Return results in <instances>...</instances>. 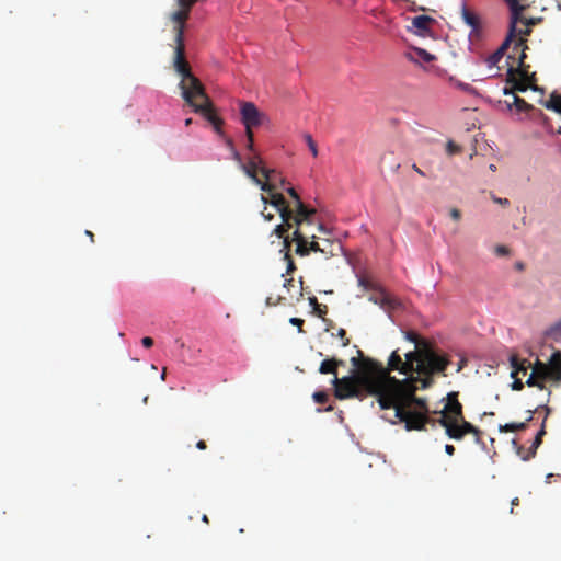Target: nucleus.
Here are the masks:
<instances>
[{
  "mask_svg": "<svg viewBox=\"0 0 561 561\" xmlns=\"http://www.w3.org/2000/svg\"><path fill=\"white\" fill-rule=\"evenodd\" d=\"M357 353L360 358H351L353 369L350 375L341 379L336 375L334 376L332 383L339 399L358 398L363 400L365 397L374 396L382 410L390 409L396 403L408 405L415 403L420 408H425V398L414 396L415 382H421L422 378L411 376L398 380L390 377L381 364L363 357L360 351Z\"/></svg>",
  "mask_w": 561,
  "mask_h": 561,
  "instance_id": "1",
  "label": "nucleus"
},
{
  "mask_svg": "<svg viewBox=\"0 0 561 561\" xmlns=\"http://www.w3.org/2000/svg\"><path fill=\"white\" fill-rule=\"evenodd\" d=\"M182 41V32L180 31L176 36L179 43L175 49L174 69L182 80L179 83L181 95L186 103L192 105L195 112L208 113L210 111V100L206 95L204 87L199 80L191 73V70L184 61L183 49L180 46Z\"/></svg>",
  "mask_w": 561,
  "mask_h": 561,
  "instance_id": "2",
  "label": "nucleus"
},
{
  "mask_svg": "<svg viewBox=\"0 0 561 561\" xmlns=\"http://www.w3.org/2000/svg\"><path fill=\"white\" fill-rule=\"evenodd\" d=\"M407 374L416 371L421 379V388L427 389L432 382V375L435 373H443L446 368L447 360L437 355L427 345H424L419 351L408 352L405 355Z\"/></svg>",
  "mask_w": 561,
  "mask_h": 561,
  "instance_id": "3",
  "label": "nucleus"
},
{
  "mask_svg": "<svg viewBox=\"0 0 561 561\" xmlns=\"http://www.w3.org/2000/svg\"><path fill=\"white\" fill-rule=\"evenodd\" d=\"M241 121L245 127L247 137L252 141V128L270 124L268 116L261 112L252 102H243L240 107Z\"/></svg>",
  "mask_w": 561,
  "mask_h": 561,
  "instance_id": "4",
  "label": "nucleus"
},
{
  "mask_svg": "<svg viewBox=\"0 0 561 561\" xmlns=\"http://www.w3.org/2000/svg\"><path fill=\"white\" fill-rule=\"evenodd\" d=\"M368 301L379 307V310L390 323H393L391 311L399 306L396 298L391 297L383 289H379L376 294L368 297Z\"/></svg>",
  "mask_w": 561,
  "mask_h": 561,
  "instance_id": "5",
  "label": "nucleus"
},
{
  "mask_svg": "<svg viewBox=\"0 0 561 561\" xmlns=\"http://www.w3.org/2000/svg\"><path fill=\"white\" fill-rule=\"evenodd\" d=\"M531 373H535L538 379H550L559 382L561 380V364L557 363L554 366H548L537 360Z\"/></svg>",
  "mask_w": 561,
  "mask_h": 561,
  "instance_id": "6",
  "label": "nucleus"
},
{
  "mask_svg": "<svg viewBox=\"0 0 561 561\" xmlns=\"http://www.w3.org/2000/svg\"><path fill=\"white\" fill-rule=\"evenodd\" d=\"M513 37H510L507 35L506 39L503 42V44L491 55L486 58L485 64L489 72V77H495L499 71L497 62L502 59L504 50L510 45Z\"/></svg>",
  "mask_w": 561,
  "mask_h": 561,
  "instance_id": "7",
  "label": "nucleus"
},
{
  "mask_svg": "<svg viewBox=\"0 0 561 561\" xmlns=\"http://www.w3.org/2000/svg\"><path fill=\"white\" fill-rule=\"evenodd\" d=\"M446 399L447 402L444 404V408L440 411V413L447 412L449 415L458 420L461 416V404L457 400V393L449 392Z\"/></svg>",
  "mask_w": 561,
  "mask_h": 561,
  "instance_id": "8",
  "label": "nucleus"
},
{
  "mask_svg": "<svg viewBox=\"0 0 561 561\" xmlns=\"http://www.w3.org/2000/svg\"><path fill=\"white\" fill-rule=\"evenodd\" d=\"M236 159L239 161L240 169L242 172L252 181L253 184L260 187L262 192H271L272 191V184L271 183H263L255 174V171L250 169L248 165L243 164L240 161V157L238 153L234 154Z\"/></svg>",
  "mask_w": 561,
  "mask_h": 561,
  "instance_id": "9",
  "label": "nucleus"
},
{
  "mask_svg": "<svg viewBox=\"0 0 561 561\" xmlns=\"http://www.w3.org/2000/svg\"><path fill=\"white\" fill-rule=\"evenodd\" d=\"M284 231H285L284 225L279 224V225L275 226V228L272 231V234L276 236L277 238L283 240V248L279 250V252L284 253V259L288 261L287 271L289 272L294 268V264L289 260V255H288L290 242H289L288 238L283 237Z\"/></svg>",
  "mask_w": 561,
  "mask_h": 561,
  "instance_id": "10",
  "label": "nucleus"
},
{
  "mask_svg": "<svg viewBox=\"0 0 561 561\" xmlns=\"http://www.w3.org/2000/svg\"><path fill=\"white\" fill-rule=\"evenodd\" d=\"M426 417L420 413H413L409 415V419L404 423L407 431H422L425 426Z\"/></svg>",
  "mask_w": 561,
  "mask_h": 561,
  "instance_id": "11",
  "label": "nucleus"
},
{
  "mask_svg": "<svg viewBox=\"0 0 561 561\" xmlns=\"http://www.w3.org/2000/svg\"><path fill=\"white\" fill-rule=\"evenodd\" d=\"M433 21L428 15H417L412 19V26L415 27L416 34L425 36L428 33L427 23Z\"/></svg>",
  "mask_w": 561,
  "mask_h": 561,
  "instance_id": "12",
  "label": "nucleus"
},
{
  "mask_svg": "<svg viewBox=\"0 0 561 561\" xmlns=\"http://www.w3.org/2000/svg\"><path fill=\"white\" fill-rule=\"evenodd\" d=\"M388 367L390 370H398L400 374L407 375V364H404L397 351H393L388 358Z\"/></svg>",
  "mask_w": 561,
  "mask_h": 561,
  "instance_id": "13",
  "label": "nucleus"
},
{
  "mask_svg": "<svg viewBox=\"0 0 561 561\" xmlns=\"http://www.w3.org/2000/svg\"><path fill=\"white\" fill-rule=\"evenodd\" d=\"M526 385L528 387H537L541 392H543V396H545L543 401H548V398L550 397L551 392L546 389V387L543 386V383L540 380H538L535 373H531L529 375V377L526 380Z\"/></svg>",
  "mask_w": 561,
  "mask_h": 561,
  "instance_id": "14",
  "label": "nucleus"
},
{
  "mask_svg": "<svg viewBox=\"0 0 561 561\" xmlns=\"http://www.w3.org/2000/svg\"><path fill=\"white\" fill-rule=\"evenodd\" d=\"M510 10H511V23H510L508 36L513 37L515 35V32H516L517 21L520 18V14H522V12L524 10V7L520 5V7H516L514 9H510Z\"/></svg>",
  "mask_w": 561,
  "mask_h": 561,
  "instance_id": "15",
  "label": "nucleus"
},
{
  "mask_svg": "<svg viewBox=\"0 0 561 561\" xmlns=\"http://www.w3.org/2000/svg\"><path fill=\"white\" fill-rule=\"evenodd\" d=\"M393 156L394 153L392 151H387L381 156L380 160L390 169V171L396 173L399 171L401 164L394 161Z\"/></svg>",
  "mask_w": 561,
  "mask_h": 561,
  "instance_id": "16",
  "label": "nucleus"
},
{
  "mask_svg": "<svg viewBox=\"0 0 561 561\" xmlns=\"http://www.w3.org/2000/svg\"><path fill=\"white\" fill-rule=\"evenodd\" d=\"M512 106H515V108L519 112H526L531 107L530 104L518 98L515 93H512V103L507 102V107L512 108Z\"/></svg>",
  "mask_w": 561,
  "mask_h": 561,
  "instance_id": "17",
  "label": "nucleus"
},
{
  "mask_svg": "<svg viewBox=\"0 0 561 561\" xmlns=\"http://www.w3.org/2000/svg\"><path fill=\"white\" fill-rule=\"evenodd\" d=\"M270 195V205L274 207L276 210L285 206V198L282 194L274 192V186L272 185V191L266 192Z\"/></svg>",
  "mask_w": 561,
  "mask_h": 561,
  "instance_id": "18",
  "label": "nucleus"
},
{
  "mask_svg": "<svg viewBox=\"0 0 561 561\" xmlns=\"http://www.w3.org/2000/svg\"><path fill=\"white\" fill-rule=\"evenodd\" d=\"M543 106L561 115V95L551 94L550 99L543 103Z\"/></svg>",
  "mask_w": 561,
  "mask_h": 561,
  "instance_id": "19",
  "label": "nucleus"
},
{
  "mask_svg": "<svg viewBox=\"0 0 561 561\" xmlns=\"http://www.w3.org/2000/svg\"><path fill=\"white\" fill-rule=\"evenodd\" d=\"M461 18L463 22L474 31L478 26L477 19L473 14H471L465 3L461 5Z\"/></svg>",
  "mask_w": 561,
  "mask_h": 561,
  "instance_id": "20",
  "label": "nucleus"
},
{
  "mask_svg": "<svg viewBox=\"0 0 561 561\" xmlns=\"http://www.w3.org/2000/svg\"><path fill=\"white\" fill-rule=\"evenodd\" d=\"M446 435L454 440H460L463 437L457 419H455L453 426H447Z\"/></svg>",
  "mask_w": 561,
  "mask_h": 561,
  "instance_id": "21",
  "label": "nucleus"
},
{
  "mask_svg": "<svg viewBox=\"0 0 561 561\" xmlns=\"http://www.w3.org/2000/svg\"><path fill=\"white\" fill-rule=\"evenodd\" d=\"M510 365L512 367V371L510 374L511 378H515L516 374L519 373V371H523V373L526 371L525 366L522 363L518 362V358H517L516 355H511L510 356Z\"/></svg>",
  "mask_w": 561,
  "mask_h": 561,
  "instance_id": "22",
  "label": "nucleus"
},
{
  "mask_svg": "<svg viewBox=\"0 0 561 561\" xmlns=\"http://www.w3.org/2000/svg\"><path fill=\"white\" fill-rule=\"evenodd\" d=\"M513 88H514V92H515V91H519V92H523V93H524V92H526L528 89H531V90H533V91H535V92H537V91H538V92L542 93V89H541V88H539V87H537V85H528V84H526V83H524V82H519V81H515V82H514V87H513Z\"/></svg>",
  "mask_w": 561,
  "mask_h": 561,
  "instance_id": "23",
  "label": "nucleus"
},
{
  "mask_svg": "<svg viewBox=\"0 0 561 561\" xmlns=\"http://www.w3.org/2000/svg\"><path fill=\"white\" fill-rule=\"evenodd\" d=\"M413 53L423 61L425 62H430L432 60L435 59V56L432 55L431 53H428L427 50L423 49V48H420V47H415L413 48Z\"/></svg>",
  "mask_w": 561,
  "mask_h": 561,
  "instance_id": "24",
  "label": "nucleus"
},
{
  "mask_svg": "<svg viewBox=\"0 0 561 561\" xmlns=\"http://www.w3.org/2000/svg\"><path fill=\"white\" fill-rule=\"evenodd\" d=\"M404 407H408V404H393L391 408H394L396 412H394V415L396 417H398L400 421L404 422L409 419V415L411 413H408L403 410Z\"/></svg>",
  "mask_w": 561,
  "mask_h": 561,
  "instance_id": "25",
  "label": "nucleus"
},
{
  "mask_svg": "<svg viewBox=\"0 0 561 561\" xmlns=\"http://www.w3.org/2000/svg\"><path fill=\"white\" fill-rule=\"evenodd\" d=\"M547 334L552 335L554 341L561 343V319L550 328Z\"/></svg>",
  "mask_w": 561,
  "mask_h": 561,
  "instance_id": "26",
  "label": "nucleus"
},
{
  "mask_svg": "<svg viewBox=\"0 0 561 561\" xmlns=\"http://www.w3.org/2000/svg\"><path fill=\"white\" fill-rule=\"evenodd\" d=\"M526 426V422L520 423H505L504 425L499 426V431L514 432L516 430H522Z\"/></svg>",
  "mask_w": 561,
  "mask_h": 561,
  "instance_id": "27",
  "label": "nucleus"
},
{
  "mask_svg": "<svg viewBox=\"0 0 561 561\" xmlns=\"http://www.w3.org/2000/svg\"><path fill=\"white\" fill-rule=\"evenodd\" d=\"M260 201L263 204V210L261 211V216L263 217V219L265 221H271L273 219V215L272 214H265L267 205H270V196L267 197V196L261 194L260 195Z\"/></svg>",
  "mask_w": 561,
  "mask_h": 561,
  "instance_id": "28",
  "label": "nucleus"
},
{
  "mask_svg": "<svg viewBox=\"0 0 561 561\" xmlns=\"http://www.w3.org/2000/svg\"><path fill=\"white\" fill-rule=\"evenodd\" d=\"M461 432H462V435L465 436L466 434L468 433H472L474 434L476 436H478V428L474 427L472 424H470L469 422H462L461 425H459ZM476 442L478 443L479 442V437L476 438Z\"/></svg>",
  "mask_w": 561,
  "mask_h": 561,
  "instance_id": "29",
  "label": "nucleus"
},
{
  "mask_svg": "<svg viewBox=\"0 0 561 561\" xmlns=\"http://www.w3.org/2000/svg\"><path fill=\"white\" fill-rule=\"evenodd\" d=\"M277 213L279 214V216L282 218V224L286 225L287 227H290L289 220L293 217L291 211L286 206H284V207L279 208V210H277Z\"/></svg>",
  "mask_w": 561,
  "mask_h": 561,
  "instance_id": "30",
  "label": "nucleus"
},
{
  "mask_svg": "<svg viewBox=\"0 0 561 561\" xmlns=\"http://www.w3.org/2000/svg\"><path fill=\"white\" fill-rule=\"evenodd\" d=\"M545 434V423H542L541 425V428L539 430V432L537 433L531 446H530V453L531 455L535 454L536 449L539 447V445L541 444V436Z\"/></svg>",
  "mask_w": 561,
  "mask_h": 561,
  "instance_id": "31",
  "label": "nucleus"
},
{
  "mask_svg": "<svg viewBox=\"0 0 561 561\" xmlns=\"http://www.w3.org/2000/svg\"><path fill=\"white\" fill-rule=\"evenodd\" d=\"M295 204H296V210H297V214H298L297 216H301L302 218L308 219V217L311 214H313V210L307 209L301 201H298Z\"/></svg>",
  "mask_w": 561,
  "mask_h": 561,
  "instance_id": "32",
  "label": "nucleus"
},
{
  "mask_svg": "<svg viewBox=\"0 0 561 561\" xmlns=\"http://www.w3.org/2000/svg\"><path fill=\"white\" fill-rule=\"evenodd\" d=\"M319 371H320V374H330V373L335 374V371H334V363L330 362L328 359L323 360L320 364Z\"/></svg>",
  "mask_w": 561,
  "mask_h": 561,
  "instance_id": "33",
  "label": "nucleus"
},
{
  "mask_svg": "<svg viewBox=\"0 0 561 561\" xmlns=\"http://www.w3.org/2000/svg\"><path fill=\"white\" fill-rule=\"evenodd\" d=\"M442 417L438 420L439 424L447 431V426H453L455 423V417L451 415H446V413H442Z\"/></svg>",
  "mask_w": 561,
  "mask_h": 561,
  "instance_id": "34",
  "label": "nucleus"
},
{
  "mask_svg": "<svg viewBox=\"0 0 561 561\" xmlns=\"http://www.w3.org/2000/svg\"><path fill=\"white\" fill-rule=\"evenodd\" d=\"M304 138H305V140H306V142H307V145H308V147H309V150L311 151L312 156H313V157H317V156H318V148H317V145H316V142L313 141V139H312L311 135L306 134V135L304 136Z\"/></svg>",
  "mask_w": 561,
  "mask_h": 561,
  "instance_id": "35",
  "label": "nucleus"
},
{
  "mask_svg": "<svg viewBox=\"0 0 561 561\" xmlns=\"http://www.w3.org/2000/svg\"><path fill=\"white\" fill-rule=\"evenodd\" d=\"M296 253L300 256H306L309 254V247H307L306 240L302 242H298L296 247Z\"/></svg>",
  "mask_w": 561,
  "mask_h": 561,
  "instance_id": "36",
  "label": "nucleus"
},
{
  "mask_svg": "<svg viewBox=\"0 0 561 561\" xmlns=\"http://www.w3.org/2000/svg\"><path fill=\"white\" fill-rule=\"evenodd\" d=\"M274 170L273 169H268V168H265V167H261L260 168V173L264 176L265 179V182L264 183H270L271 180L273 179V174H274Z\"/></svg>",
  "mask_w": 561,
  "mask_h": 561,
  "instance_id": "37",
  "label": "nucleus"
},
{
  "mask_svg": "<svg viewBox=\"0 0 561 561\" xmlns=\"http://www.w3.org/2000/svg\"><path fill=\"white\" fill-rule=\"evenodd\" d=\"M185 16H186V13L179 10L171 14V20L174 22H182L185 19Z\"/></svg>",
  "mask_w": 561,
  "mask_h": 561,
  "instance_id": "38",
  "label": "nucleus"
},
{
  "mask_svg": "<svg viewBox=\"0 0 561 561\" xmlns=\"http://www.w3.org/2000/svg\"><path fill=\"white\" fill-rule=\"evenodd\" d=\"M312 399L317 403H323L327 400V394L323 391H317L312 394Z\"/></svg>",
  "mask_w": 561,
  "mask_h": 561,
  "instance_id": "39",
  "label": "nucleus"
},
{
  "mask_svg": "<svg viewBox=\"0 0 561 561\" xmlns=\"http://www.w3.org/2000/svg\"><path fill=\"white\" fill-rule=\"evenodd\" d=\"M250 169L256 171L259 170L260 171V168L262 167L261 165V160L259 158H253L249 161V163L247 164Z\"/></svg>",
  "mask_w": 561,
  "mask_h": 561,
  "instance_id": "40",
  "label": "nucleus"
},
{
  "mask_svg": "<svg viewBox=\"0 0 561 561\" xmlns=\"http://www.w3.org/2000/svg\"><path fill=\"white\" fill-rule=\"evenodd\" d=\"M446 151L448 154H454L455 152L459 151V147L453 142V140H448L446 144Z\"/></svg>",
  "mask_w": 561,
  "mask_h": 561,
  "instance_id": "41",
  "label": "nucleus"
},
{
  "mask_svg": "<svg viewBox=\"0 0 561 561\" xmlns=\"http://www.w3.org/2000/svg\"><path fill=\"white\" fill-rule=\"evenodd\" d=\"M557 363L561 364V354L560 352H556L551 355L548 366H554Z\"/></svg>",
  "mask_w": 561,
  "mask_h": 561,
  "instance_id": "42",
  "label": "nucleus"
},
{
  "mask_svg": "<svg viewBox=\"0 0 561 561\" xmlns=\"http://www.w3.org/2000/svg\"><path fill=\"white\" fill-rule=\"evenodd\" d=\"M491 198L495 204L502 205V206H508L510 201L507 198H501L495 196L494 194H491Z\"/></svg>",
  "mask_w": 561,
  "mask_h": 561,
  "instance_id": "43",
  "label": "nucleus"
},
{
  "mask_svg": "<svg viewBox=\"0 0 561 561\" xmlns=\"http://www.w3.org/2000/svg\"><path fill=\"white\" fill-rule=\"evenodd\" d=\"M494 252L497 255H503L504 256V255H507L510 253V250L505 245H501L500 244V245H496L494 248Z\"/></svg>",
  "mask_w": 561,
  "mask_h": 561,
  "instance_id": "44",
  "label": "nucleus"
},
{
  "mask_svg": "<svg viewBox=\"0 0 561 561\" xmlns=\"http://www.w3.org/2000/svg\"><path fill=\"white\" fill-rule=\"evenodd\" d=\"M513 379V382L511 383V388L512 390H522L523 387H524V383L522 382V380L517 379L516 377L515 378H512Z\"/></svg>",
  "mask_w": 561,
  "mask_h": 561,
  "instance_id": "45",
  "label": "nucleus"
},
{
  "mask_svg": "<svg viewBox=\"0 0 561 561\" xmlns=\"http://www.w3.org/2000/svg\"><path fill=\"white\" fill-rule=\"evenodd\" d=\"M309 304H310V306L313 308V310H314L316 312H318V313H319V316H321L322 310L320 309V306H319V304H318V301H317V298H316V297H311V298H309Z\"/></svg>",
  "mask_w": 561,
  "mask_h": 561,
  "instance_id": "46",
  "label": "nucleus"
},
{
  "mask_svg": "<svg viewBox=\"0 0 561 561\" xmlns=\"http://www.w3.org/2000/svg\"><path fill=\"white\" fill-rule=\"evenodd\" d=\"M310 251L321 252V253L325 254V250L320 248L319 243H317L314 241L310 242V244H309V252Z\"/></svg>",
  "mask_w": 561,
  "mask_h": 561,
  "instance_id": "47",
  "label": "nucleus"
},
{
  "mask_svg": "<svg viewBox=\"0 0 561 561\" xmlns=\"http://www.w3.org/2000/svg\"><path fill=\"white\" fill-rule=\"evenodd\" d=\"M404 339L411 343H413L415 345V347L417 346V339L414 334L412 333H404Z\"/></svg>",
  "mask_w": 561,
  "mask_h": 561,
  "instance_id": "48",
  "label": "nucleus"
},
{
  "mask_svg": "<svg viewBox=\"0 0 561 561\" xmlns=\"http://www.w3.org/2000/svg\"><path fill=\"white\" fill-rule=\"evenodd\" d=\"M457 87L460 88L461 90L466 91V92H472L473 91V88L470 84H468V83L457 82Z\"/></svg>",
  "mask_w": 561,
  "mask_h": 561,
  "instance_id": "49",
  "label": "nucleus"
},
{
  "mask_svg": "<svg viewBox=\"0 0 561 561\" xmlns=\"http://www.w3.org/2000/svg\"><path fill=\"white\" fill-rule=\"evenodd\" d=\"M289 323H290L291 325H296V327H298V331H300V325H301V323H302V320H301V319H299V318H296V317H291V318L289 319Z\"/></svg>",
  "mask_w": 561,
  "mask_h": 561,
  "instance_id": "50",
  "label": "nucleus"
},
{
  "mask_svg": "<svg viewBox=\"0 0 561 561\" xmlns=\"http://www.w3.org/2000/svg\"><path fill=\"white\" fill-rule=\"evenodd\" d=\"M449 215L454 220H459L461 216L460 211L457 208H451Z\"/></svg>",
  "mask_w": 561,
  "mask_h": 561,
  "instance_id": "51",
  "label": "nucleus"
},
{
  "mask_svg": "<svg viewBox=\"0 0 561 561\" xmlns=\"http://www.w3.org/2000/svg\"><path fill=\"white\" fill-rule=\"evenodd\" d=\"M293 239L298 243L305 241L304 237L301 236L300 231L296 229L293 233Z\"/></svg>",
  "mask_w": 561,
  "mask_h": 561,
  "instance_id": "52",
  "label": "nucleus"
},
{
  "mask_svg": "<svg viewBox=\"0 0 561 561\" xmlns=\"http://www.w3.org/2000/svg\"><path fill=\"white\" fill-rule=\"evenodd\" d=\"M287 193L295 199V203L300 201L298 194L296 193V191L293 187L287 188Z\"/></svg>",
  "mask_w": 561,
  "mask_h": 561,
  "instance_id": "53",
  "label": "nucleus"
},
{
  "mask_svg": "<svg viewBox=\"0 0 561 561\" xmlns=\"http://www.w3.org/2000/svg\"><path fill=\"white\" fill-rule=\"evenodd\" d=\"M141 343L145 347H150L153 344V340L151 337L146 336L141 340Z\"/></svg>",
  "mask_w": 561,
  "mask_h": 561,
  "instance_id": "54",
  "label": "nucleus"
},
{
  "mask_svg": "<svg viewBox=\"0 0 561 561\" xmlns=\"http://www.w3.org/2000/svg\"><path fill=\"white\" fill-rule=\"evenodd\" d=\"M357 283H358V286L363 287L364 289H369L370 288L368 283L364 278H362V277H358Z\"/></svg>",
  "mask_w": 561,
  "mask_h": 561,
  "instance_id": "55",
  "label": "nucleus"
},
{
  "mask_svg": "<svg viewBox=\"0 0 561 561\" xmlns=\"http://www.w3.org/2000/svg\"><path fill=\"white\" fill-rule=\"evenodd\" d=\"M510 7V9H514L516 7H520L519 0H505Z\"/></svg>",
  "mask_w": 561,
  "mask_h": 561,
  "instance_id": "56",
  "label": "nucleus"
},
{
  "mask_svg": "<svg viewBox=\"0 0 561 561\" xmlns=\"http://www.w3.org/2000/svg\"><path fill=\"white\" fill-rule=\"evenodd\" d=\"M444 449H445V453H446L448 456H453V455H454L455 448H454L451 445L446 444V445H445V447H444Z\"/></svg>",
  "mask_w": 561,
  "mask_h": 561,
  "instance_id": "57",
  "label": "nucleus"
},
{
  "mask_svg": "<svg viewBox=\"0 0 561 561\" xmlns=\"http://www.w3.org/2000/svg\"><path fill=\"white\" fill-rule=\"evenodd\" d=\"M176 1L180 7H190L193 2L192 0H176Z\"/></svg>",
  "mask_w": 561,
  "mask_h": 561,
  "instance_id": "58",
  "label": "nucleus"
},
{
  "mask_svg": "<svg viewBox=\"0 0 561 561\" xmlns=\"http://www.w3.org/2000/svg\"><path fill=\"white\" fill-rule=\"evenodd\" d=\"M412 169L421 176H424V172L416 165V163L412 164Z\"/></svg>",
  "mask_w": 561,
  "mask_h": 561,
  "instance_id": "59",
  "label": "nucleus"
},
{
  "mask_svg": "<svg viewBox=\"0 0 561 561\" xmlns=\"http://www.w3.org/2000/svg\"><path fill=\"white\" fill-rule=\"evenodd\" d=\"M302 220H306V219H305V218H302L301 216H296V217L294 218V222H295V225H297V226H299V225L302 222Z\"/></svg>",
  "mask_w": 561,
  "mask_h": 561,
  "instance_id": "60",
  "label": "nucleus"
},
{
  "mask_svg": "<svg viewBox=\"0 0 561 561\" xmlns=\"http://www.w3.org/2000/svg\"><path fill=\"white\" fill-rule=\"evenodd\" d=\"M196 447H197L198 449H201V450H203V449H205V448H206L205 443H204V442H202V440H199V442L196 444Z\"/></svg>",
  "mask_w": 561,
  "mask_h": 561,
  "instance_id": "61",
  "label": "nucleus"
},
{
  "mask_svg": "<svg viewBox=\"0 0 561 561\" xmlns=\"http://www.w3.org/2000/svg\"><path fill=\"white\" fill-rule=\"evenodd\" d=\"M503 93H504L505 95H511V96H512V93H515V92H514V89H513L512 91H510V90H507V89H504Z\"/></svg>",
  "mask_w": 561,
  "mask_h": 561,
  "instance_id": "62",
  "label": "nucleus"
},
{
  "mask_svg": "<svg viewBox=\"0 0 561 561\" xmlns=\"http://www.w3.org/2000/svg\"><path fill=\"white\" fill-rule=\"evenodd\" d=\"M512 446L516 447L518 454L520 453V447L517 446L515 439L512 440Z\"/></svg>",
  "mask_w": 561,
  "mask_h": 561,
  "instance_id": "63",
  "label": "nucleus"
},
{
  "mask_svg": "<svg viewBox=\"0 0 561 561\" xmlns=\"http://www.w3.org/2000/svg\"><path fill=\"white\" fill-rule=\"evenodd\" d=\"M531 420H533V411H531V410H529V411H528V417L526 419V422H529V421H531Z\"/></svg>",
  "mask_w": 561,
  "mask_h": 561,
  "instance_id": "64",
  "label": "nucleus"
}]
</instances>
